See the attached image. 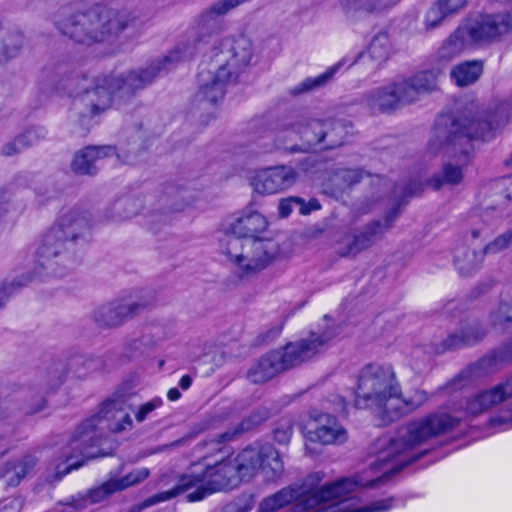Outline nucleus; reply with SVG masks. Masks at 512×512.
I'll return each mask as SVG.
<instances>
[{"label": "nucleus", "mask_w": 512, "mask_h": 512, "mask_svg": "<svg viewBox=\"0 0 512 512\" xmlns=\"http://www.w3.org/2000/svg\"><path fill=\"white\" fill-rule=\"evenodd\" d=\"M458 425V419L446 413H434L411 421L399 429L397 436L383 445L377 456V469L382 475L364 480L360 475L343 478L314 487L319 478L310 475L300 485L286 486L273 495L264 498L260 512H276L287 505L297 502L306 512H385L392 508L393 498L374 501L361 508L346 501L347 496L356 487H373L389 475L419 459L424 452L415 453L414 449L429 440L438 437Z\"/></svg>", "instance_id": "f257e3e1"}, {"label": "nucleus", "mask_w": 512, "mask_h": 512, "mask_svg": "<svg viewBox=\"0 0 512 512\" xmlns=\"http://www.w3.org/2000/svg\"><path fill=\"white\" fill-rule=\"evenodd\" d=\"M133 410V405L125 397L107 399L96 415L84 420L75 429L69 445L63 447L46 464L42 475L45 482L54 484L84 465L87 460L98 457L99 454L91 451L100 441L96 431L106 429L112 433H121L131 429Z\"/></svg>", "instance_id": "f03ea898"}, {"label": "nucleus", "mask_w": 512, "mask_h": 512, "mask_svg": "<svg viewBox=\"0 0 512 512\" xmlns=\"http://www.w3.org/2000/svg\"><path fill=\"white\" fill-rule=\"evenodd\" d=\"M55 29L74 44L93 47L112 42L133 22L132 15L101 3L60 6L51 16Z\"/></svg>", "instance_id": "7ed1b4c3"}, {"label": "nucleus", "mask_w": 512, "mask_h": 512, "mask_svg": "<svg viewBox=\"0 0 512 512\" xmlns=\"http://www.w3.org/2000/svg\"><path fill=\"white\" fill-rule=\"evenodd\" d=\"M267 226V219L258 212L237 218L231 224V233L221 241V252L243 272L265 269L280 254V245L275 239L260 236Z\"/></svg>", "instance_id": "20e7f679"}, {"label": "nucleus", "mask_w": 512, "mask_h": 512, "mask_svg": "<svg viewBox=\"0 0 512 512\" xmlns=\"http://www.w3.org/2000/svg\"><path fill=\"white\" fill-rule=\"evenodd\" d=\"M347 133L346 126L333 118L299 113L278 123L274 145L287 154L307 153L317 145L334 149L344 143Z\"/></svg>", "instance_id": "39448f33"}, {"label": "nucleus", "mask_w": 512, "mask_h": 512, "mask_svg": "<svg viewBox=\"0 0 512 512\" xmlns=\"http://www.w3.org/2000/svg\"><path fill=\"white\" fill-rule=\"evenodd\" d=\"M86 80L83 74L75 73L67 63H53L43 71V84L52 90L66 92L69 95L83 93L74 103V111L78 115L79 124L88 130L94 119L110 108L112 90L108 87V79L103 78L92 89H86L81 83Z\"/></svg>", "instance_id": "423d86ee"}, {"label": "nucleus", "mask_w": 512, "mask_h": 512, "mask_svg": "<svg viewBox=\"0 0 512 512\" xmlns=\"http://www.w3.org/2000/svg\"><path fill=\"white\" fill-rule=\"evenodd\" d=\"M335 337L334 330L327 328L311 331L307 337L288 343L279 350L262 356L247 373V378L255 384L265 383L281 372L311 360L324 352Z\"/></svg>", "instance_id": "0eeeda50"}, {"label": "nucleus", "mask_w": 512, "mask_h": 512, "mask_svg": "<svg viewBox=\"0 0 512 512\" xmlns=\"http://www.w3.org/2000/svg\"><path fill=\"white\" fill-rule=\"evenodd\" d=\"M194 467L195 465H192L187 472L179 475L177 477V484L173 488L145 499L141 504V508L171 500L192 488H195V491L189 493L187 499L190 502H195L214 492L232 489L239 485L238 476L231 457L214 465H208L200 472L193 470Z\"/></svg>", "instance_id": "6e6552de"}, {"label": "nucleus", "mask_w": 512, "mask_h": 512, "mask_svg": "<svg viewBox=\"0 0 512 512\" xmlns=\"http://www.w3.org/2000/svg\"><path fill=\"white\" fill-rule=\"evenodd\" d=\"M493 137V126L486 121L484 113L470 109L449 124H438L432 131L427 148L432 154L461 155L466 161L472 139L488 141Z\"/></svg>", "instance_id": "1a4fd4ad"}, {"label": "nucleus", "mask_w": 512, "mask_h": 512, "mask_svg": "<svg viewBox=\"0 0 512 512\" xmlns=\"http://www.w3.org/2000/svg\"><path fill=\"white\" fill-rule=\"evenodd\" d=\"M92 226L91 216L79 208L63 210L56 222L44 233L36 250V262L55 273L70 247L88 234Z\"/></svg>", "instance_id": "9d476101"}, {"label": "nucleus", "mask_w": 512, "mask_h": 512, "mask_svg": "<svg viewBox=\"0 0 512 512\" xmlns=\"http://www.w3.org/2000/svg\"><path fill=\"white\" fill-rule=\"evenodd\" d=\"M400 394V383L390 365L368 364L357 377L355 405L377 412L388 423L395 396Z\"/></svg>", "instance_id": "9b49d317"}, {"label": "nucleus", "mask_w": 512, "mask_h": 512, "mask_svg": "<svg viewBox=\"0 0 512 512\" xmlns=\"http://www.w3.org/2000/svg\"><path fill=\"white\" fill-rule=\"evenodd\" d=\"M512 31V11L486 15L459 26L439 49V57L452 60L471 45H482Z\"/></svg>", "instance_id": "f8f14e48"}, {"label": "nucleus", "mask_w": 512, "mask_h": 512, "mask_svg": "<svg viewBox=\"0 0 512 512\" xmlns=\"http://www.w3.org/2000/svg\"><path fill=\"white\" fill-rule=\"evenodd\" d=\"M195 54V45L185 43L178 45L173 51L167 55L160 64L152 65L145 70L130 71L127 73L111 75L105 77L108 79V87L114 95L121 98H127L147 84L151 83L161 69H168V63L188 60Z\"/></svg>", "instance_id": "ddd939ff"}, {"label": "nucleus", "mask_w": 512, "mask_h": 512, "mask_svg": "<svg viewBox=\"0 0 512 512\" xmlns=\"http://www.w3.org/2000/svg\"><path fill=\"white\" fill-rule=\"evenodd\" d=\"M232 464L238 476V483L251 480L259 470L267 481L279 479L284 472V464L278 451L270 444L247 447L234 458Z\"/></svg>", "instance_id": "4468645a"}, {"label": "nucleus", "mask_w": 512, "mask_h": 512, "mask_svg": "<svg viewBox=\"0 0 512 512\" xmlns=\"http://www.w3.org/2000/svg\"><path fill=\"white\" fill-rule=\"evenodd\" d=\"M397 210L390 212L384 220H375L355 234H347L336 242V252L341 257H354L372 247L391 228Z\"/></svg>", "instance_id": "2eb2a0df"}, {"label": "nucleus", "mask_w": 512, "mask_h": 512, "mask_svg": "<svg viewBox=\"0 0 512 512\" xmlns=\"http://www.w3.org/2000/svg\"><path fill=\"white\" fill-rule=\"evenodd\" d=\"M231 77L232 71H227L222 65H216L214 62L209 67L201 65L198 73L199 90L196 101L216 104L222 100L225 94V86Z\"/></svg>", "instance_id": "dca6fc26"}, {"label": "nucleus", "mask_w": 512, "mask_h": 512, "mask_svg": "<svg viewBox=\"0 0 512 512\" xmlns=\"http://www.w3.org/2000/svg\"><path fill=\"white\" fill-rule=\"evenodd\" d=\"M438 75V71L424 70L393 82L399 105L415 103L422 95L435 91Z\"/></svg>", "instance_id": "f3484780"}, {"label": "nucleus", "mask_w": 512, "mask_h": 512, "mask_svg": "<svg viewBox=\"0 0 512 512\" xmlns=\"http://www.w3.org/2000/svg\"><path fill=\"white\" fill-rule=\"evenodd\" d=\"M297 178L298 174L293 167L279 165L257 171L251 184L257 193L268 195L290 188L296 183Z\"/></svg>", "instance_id": "a211bd4d"}, {"label": "nucleus", "mask_w": 512, "mask_h": 512, "mask_svg": "<svg viewBox=\"0 0 512 512\" xmlns=\"http://www.w3.org/2000/svg\"><path fill=\"white\" fill-rule=\"evenodd\" d=\"M140 306L135 301L119 300L98 307L94 320L101 327H117L137 313Z\"/></svg>", "instance_id": "6ab92c4d"}, {"label": "nucleus", "mask_w": 512, "mask_h": 512, "mask_svg": "<svg viewBox=\"0 0 512 512\" xmlns=\"http://www.w3.org/2000/svg\"><path fill=\"white\" fill-rule=\"evenodd\" d=\"M220 59L214 63L224 66L227 71H232V76L245 68L252 58V44L246 37H239L232 41L226 50L218 55Z\"/></svg>", "instance_id": "aec40b11"}, {"label": "nucleus", "mask_w": 512, "mask_h": 512, "mask_svg": "<svg viewBox=\"0 0 512 512\" xmlns=\"http://www.w3.org/2000/svg\"><path fill=\"white\" fill-rule=\"evenodd\" d=\"M110 156H116L120 160V155L113 146H88L74 155L71 169L79 175H94L97 173L96 161Z\"/></svg>", "instance_id": "412c9836"}, {"label": "nucleus", "mask_w": 512, "mask_h": 512, "mask_svg": "<svg viewBox=\"0 0 512 512\" xmlns=\"http://www.w3.org/2000/svg\"><path fill=\"white\" fill-rule=\"evenodd\" d=\"M512 396V377L492 389L476 394L467 401L466 410L471 415H478Z\"/></svg>", "instance_id": "4be33fe9"}, {"label": "nucleus", "mask_w": 512, "mask_h": 512, "mask_svg": "<svg viewBox=\"0 0 512 512\" xmlns=\"http://www.w3.org/2000/svg\"><path fill=\"white\" fill-rule=\"evenodd\" d=\"M316 421V427L309 430L307 433L309 440L324 445L339 444L346 440V431L335 417L328 414H321Z\"/></svg>", "instance_id": "5701e85b"}, {"label": "nucleus", "mask_w": 512, "mask_h": 512, "mask_svg": "<svg viewBox=\"0 0 512 512\" xmlns=\"http://www.w3.org/2000/svg\"><path fill=\"white\" fill-rule=\"evenodd\" d=\"M485 335L484 326L478 321H472L463 325L457 332L450 334L443 341V348L450 350L474 345L481 341Z\"/></svg>", "instance_id": "b1692460"}, {"label": "nucleus", "mask_w": 512, "mask_h": 512, "mask_svg": "<svg viewBox=\"0 0 512 512\" xmlns=\"http://www.w3.org/2000/svg\"><path fill=\"white\" fill-rule=\"evenodd\" d=\"M38 457L27 453L5 464L3 478L7 485L17 486L38 464Z\"/></svg>", "instance_id": "393cba45"}, {"label": "nucleus", "mask_w": 512, "mask_h": 512, "mask_svg": "<svg viewBox=\"0 0 512 512\" xmlns=\"http://www.w3.org/2000/svg\"><path fill=\"white\" fill-rule=\"evenodd\" d=\"M427 400L428 395L424 390L417 389L410 397L404 398L402 390L400 389V394L395 396L394 404L391 406L388 423L396 421L406 414L413 412L426 403Z\"/></svg>", "instance_id": "a878e982"}, {"label": "nucleus", "mask_w": 512, "mask_h": 512, "mask_svg": "<svg viewBox=\"0 0 512 512\" xmlns=\"http://www.w3.org/2000/svg\"><path fill=\"white\" fill-rule=\"evenodd\" d=\"M399 0H338L339 7L349 18H354L358 12L375 13L388 9Z\"/></svg>", "instance_id": "bb28decb"}, {"label": "nucleus", "mask_w": 512, "mask_h": 512, "mask_svg": "<svg viewBox=\"0 0 512 512\" xmlns=\"http://www.w3.org/2000/svg\"><path fill=\"white\" fill-rule=\"evenodd\" d=\"M464 180V165L446 162L440 173L426 181V185L437 191L443 186H457Z\"/></svg>", "instance_id": "cd10ccee"}, {"label": "nucleus", "mask_w": 512, "mask_h": 512, "mask_svg": "<svg viewBox=\"0 0 512 512\" xmlns=\"http://www.w3.org/2000/svg\"><path fill=\"white\" fill-rule=\"evenodd\" d=\"M392 45L387 33L375 35L368 47L366 58L372 62V70H377L391 56Z\"/></svg>", "instance_id": "c85d7f7f"}, {"label": "nucleus", "mask_w": 512, "mask_h": 512, "mask_svg": "<svg viewBox=\"0 0 512 512\" xmlns=\"http://www.w3.org/2000/svg\"><path fill=\"white\" fill-rule=\"evenodd\" d=\"M367 103L371 109L382 112H390L400 106L393 83L371 92Z\"/></svg>", "instance_id": "c756f323"}, {"label": "nucleus", "mask_w": 512, "mask_h": 512, "mask_svg": "<svg viewBox=\"0 0 512 512\" xmlns=\"http://www.w3.org/2000/svg\"><path fill=\"white\" fill-rule=\"evenodd\" d=\"M482 72L483 63L481 61H465L452 69L451 78L457 86L465 87L476 82Z\"/></svg>", "instance_id": "7c9ffc66"}, {"label": "nucleus", "mask_w": 512, "mask_h": 512, "mask_svg": "<svg viewBox=\"0 0 512 512\" xmlns=\"http://www.w3.org/2000/svg\"><path fill=\"white\" fill-rule=\"evenodd\" d=\"M484 256L483 250L476 251L468 247H463L457 251L454 263L461 274L470 275L480 267Z\"/></svg>", "instance_id": "2f4dec72"}, {"label": "nucleus", "mask_w": 512, "mask_h": 512, "mask_svg": "<svg viewBox=\"0 0 512 512\" xmlns=\"http://www.w3.org/2000/svg\"><path fill=\"white\" fill-rule=\"evenodd\" d=\"M340 64L334 65L330 68H328L324 73L316 76V77H309L300 82L299 84L292 87L289 91V93L293 96H298L313 90H316L325 84H327L332 77L335 75L339 68Z\"/></svg>", "instance_id": "473e14b6"}, {"label": "nucleus", "mask_w": 512, "mask_h": 512, "mask_svg": "<svg viewBox=\"0 0 512 512\" xmlns=\"http://www.w3.org/2000/svg\"><path fill=\"white\" fill-rule=\"evenodd\" d=\"M298 206L299 211L302 215H307L313 210L320 209V205L317 200H311L308 203L305 202L304 199L291 196L288 198H283L279 201L278 204V213L281 218H287L291 212L293 211V207Z\"/></svg>", "instance_id": "72a5a7b5"}, {"label": "nucleus", "mask_w": 512, "mask_h": 512, "mask_svg": "<svg viewBox=\"0 0 512 512\" xmlns=\"http://www.w3.org/2000/svg\"><path fill=\"white\" fill-rule=\"evenodd\" d=\"M140 204L131 198L116 201L109 210V218L116 222L127 220L138 214Z\"/></svg>", "instance_id": "f704fd0d"}, {"label": "nucleus", "mask_w": 512, "mask_h": 512, "mask_svg": "<svg viewBox=\"0 0 512 512\" xmlns=\"http://www.w3.org/2000/svg\"><path fill=\"white\" fill-rule=\"evenodd\" d=\"M362 177L363 171L360 169L341 168L334 172L332 182L339 190H345L360 182Z\"/></svg>", "instance_id": "c9c22d12"}, {"label": "nucleus", "mask_w": 512, "mask_h": 512, "mask_svg": "<svg viewBox=\"0 0 512 512\" xmlns=\"http://www.w3.org/2000/svg\"><path fill=\"white\" fill-rule=\"evenodd\" d=\"M150 475V470L146 467L136 468L122 478L115 479L114 483L118 491H122L131 486L137 485L146 480Z\"/></svg>", "instance_id": "e433bc0d"}, {"label": "nucleus", "mask_w": 512, "mask_h": 512, "mask_svg": "<svg viewBox=\"0 0 512 512\" xmlns=\"http://www.w3.org/2000/svg\"><path fill=\"white\" fill-rule=\"evenodd\" d=\"M492 324L499 329H505L512 324V299L501 303L491 313Z\"/></svg>", "instance_id": "4c0bfd02"}, {"label": "nucleus", "mask_w": 512, "mask_h": 512, "mask_svg": "<svg viewBox=\"0 0 512 512\" xmlns=\"http://www.w3.org/2000/svg\"><path fill=\"white\" fill-rule=\"evenodd\" d=\"M115 492H118V490L116 489L114 478H111L100 486L91 489L88 492V498L91 503H98Z\"/></svg>", "instance_id": "58836bf2"}, {"label": "nucleus", "mask_w": 512, "mask_h": 512, "mask_svg": "<svg viewBox=\"0 0 512 512\" xmlns=\"http://www.w3.org/2000/svg\"><path fill=\"white\" fill-rule=\"evenodd\" d=\"M512 359V345H504L493 352V354L481 361L483 366L497 365L508 362Z\"/></svg>", "instance_id": "ea45409f"}, {"label": "nucleus", "mask_w": 512, "mask_h": 512, "mask_svg": "<svg viewBox=\"0 0 512 512\" xmlns=\"http://www.w3.org/2000/svg\"><path fill=\"white\" fill-rule=\"evenodd\" d=\"M447 19L443 11L435 2L430 9L427 11L424 19V25L426 30H432L439 27L443 21Z\"/></svg>", "instance_id": "a19ab883"}, {"label": "nucleus", "mask_w": 512, "mask_h": 512, "mask_svg": "<svg viewBox=\"0 0 512 512\" xmlns=\"http://www.w3.org/2000/svg\"><path fill=\"white\" fill-rule=\"evenodd\" d=\"M46 135L47 131L44 127H32L19 135V138L22 139V143L25 145L26 150L45 139Z\"/></svg>", "instance_id": "79ce46f5"}, {"label": "nucleus", "mask_w": 512, "mask_h": 512, "mask_svg": "<svg viewBox=\"0 0 512 512\" xmlns=\"http://www.w3.org/2000/svg\"><path fill=\"white\" fill-rule=\"evenodd\" d=\"M512 243L511 230L499 235L494 241L490 242L483 249L484 254H497L509 247Z\"/></svg>", "instance_id": "37998d69"}, {"label": "nucleus", "mask_w": 512, "mask_h": 512, "mask_svg": "<svg viewBox=\"0 0 512 512\" xmlns=\"http://www.w3.org/2000/svg\"><path fill=\"white\" fill-rule=\"evenodd\" d=\"M293 434V424L290 420H281L274 430V439L279 444H287Z\"/></svg>", "instance_id": "c03bdc74"}, {"label": "nucleus", "mask_w": 512, "mask_h": 512, "mask_svg": "<svg viewBox=\"0 0 512 512\" xmlns=\"http://www.w3.org/2000/svg\"><path fill=\"white\" fill-rule=\"evenodd\" d=\"M436 3L448 18L463 10L467 0H437Z\"/></svg>", "instance_id": "a18cd8bd"}, {"label": "nucleus", "mask_w": 512, "mask_h": 512, "mask_svg": "<svg viewBox=\"0 0 512 512\" xmlns=\"http://www.w3.org/2000/svg\"><path fill=\"white\" fill-rule=\"evenodd\" d=\"M161 404V400L154 399L151 400L145 404H143L136 412H135V419L138 422H143L147 415L150 414L152 411H154L157 407H159Z\"/></svg>", "instance_id": "49530a36"}, {"label": "nucleus", "mask_w": 512, "mask_h": 512, "mask_svg": "<svg viewBox=\"0 0 512 512\" xmlns=\"http://www.w3.org/2000/svg\"><path fill=\"white\" fill-rule=\"evenodd\" d=\"M25 150L22 139L17 136L14 140L6 143L2 148V154L5 156H13Z\"/></svg>", "instance_id": "de8ad7c7"}, {"label": "nucleus", "mask_w": 512, "mask_h": 512, "mask_svg": "<svg viewBox=\"0 0 512 512\" xmlns=\"http://www.w3.org/2000/svg\"><path fill=\"white\" fill-rule=\"evenodd\" d=\"M252 428V423L250 422V420H244L242 421L238 426L237 428L232 432H226V433H223L219 436V439L218 441L219 442H225V441H230L232 440L235 436L245 432V431H248L249 429Z\"/></svg>", "instance_id": "09e8293b"}, {"label": "nucleus", "mask_w": 512, "mask_h": 512, "mask_svg": "<svg viewBox=\"0 0 512 512\" xmlns=\"http://www.w3.org/2000/svg\"><path fill=\"white\" fill-rule=\"evenodd\" d=\"M46 401L42 393L38 394L35 401L28 407V412L36 413L45 407Z\"/></svg>", "instance_id": "8fccbe9b"}, {"label": "nucleus", "mask_w": 512, "mask_h": 512, "mask_svg": "<svg viewBox=\"0 0 512 512\" xmlns=\"http://www.w3.org/2000/svg\"><path fill=\"white\" fill-rule=\"evenodd\" d=\"M21 502L14 498L10 499L1 509L0 512H19L21 510Z\"/></svg>", "instance_id": "3c124183"}, {"label": "nucleus", "mask_w": 512, "mask_h": 512, "mask_svg": "<svg viewBox=\"0 0 512 512\" xmlns=\"http://www.w3.org/2000/svg\"><path fill=\"white\" fill-rule=\"evenodd\" d=\"M251 507L249 505H237V504H229L227 505L223 512H249Z\"/></svg>", "instance_id": "603ef678"}, {"label": "nucleus", "mask_w": 512, "mask_h": 512, "mask_svg": "<svg viewBox=\"0 0 512 512\" xmlns=\"http://www.w3.org/2000/svg\"><path fill=\"white\" fill-rule=\"evenodd\" d=\"M191 384H192V378L189 375L182 376L180 381H179V386L183 390L188 389L191 386Z\"/></svg>", "instance_id": "864d4df0"}, {"label": "nucleus", "mask_w": 512, "mask_h": 512, "mask_svg": "<svg viewBox=\"0 0 512 512\" xmlns=\"http://www.w3.org/2000/svg\"><path fill=\"white\" fill-rule=\"evenodd\" d=\"M167 397L171 401H176L181 397V393L179 392L178 389L171 388L167 393Z\"/></svg>", "instance_id": "5fc2aeb1"}, {"label": "nucleus", "mask_w": 512, "mask_h": 512, "mask_svg": "<svg viewBox=\"0 0 512 512\" xmlns=\"http://www.w3.org/2000/svg\"><path fill=\"white\" fill-rule=\"evenodd\" d=\"M407 190L410 195L417 194L421 190V186L417 183H411L407 187Z\"/></svg>", "instance_id": "6e6d98bb"}, {"label": "nucleus", "mask_w": 512, "mask_h": 512, "mask_svg": "<svg viewBox=\"0 0 512 512\" xmlns=\"http://www.w3.org/2000/svg\"><path fill=\"white\" fill-rule=\"evenodd\" d=\"M8 292L6 288H0V308L4 305L5 301L8 299Z\"/></svg>", "instance_id": "4d7b16f0"}, {"label": "nucleus", "mask_w": 512, "mask_h": 512, "mask_svg": "<svg viewBox=\"0 0 512 512\" xmlns=\"http://www.w3.org/2000/svg\"><path fill=\"white\" fill-rule=\"evenodd\" d=\"M61 512H76V508L72 505L64 506Z\"/></svg>", "instance_id": "13d9d810"}, {"label": "nucleus", "mask_w": 512, "mask_h": 512, "mask_svg": "<svg viewBox=\"0 0 512 512\" xmlns=\"http://www.w3.org/2000/svg\"><path fill=\"white\" fill-rule=\"evenodd\" d=\"M159 482L162 483V484H168L169 483L168 476L167 475L161 476Z\"/></svg>", "instance_id": "bf43d9fd"}, {"label": "nucleus", "mask_w": 512, "mask_h": 512, "mask_svg": "<svg viewBox=\"0 0 512 512\" xmlns=\"http://www.w3.org/2000/svg\"><path fill=\"white\" fill-rule=\"evenodd\" d=\"M472 235L474 238H477L479 236V231L478 230H473L472 231Z\"/></svg>", "instance_id": "052dcab7"}]
</instances>
